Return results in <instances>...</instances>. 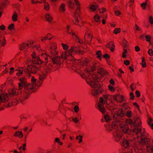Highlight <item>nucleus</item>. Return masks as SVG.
Wrapping results in <instances>:
<instances>
[{
    "instance_id": "1",
    "label": "nucleus",
    "mask_w": 153,
    "mask_h": 153,
    "mask_svg": "<svg viewBox=\"0 0 153 153\" xmlns=\"http://www.w3.org/2000/svg\"><path fill=\"white\" fill-rule=\"evenodd\" d=\"M124 115L115 114L112 117L108 114L104 115L105 121L109 123L105 124V127L109 131H112L114 139L125 148L123 153H153V147L149 139L144 134V129L142 128L139 118L133 116L128 121L132 131L137 136L135 138L129 135L128 127L121 118Z\"/></svg>"
},
{
    "instance_id": "2",
    "label": "nucleus",
    "mask_w": 153,
    "mask_h": 153,
    "mask_svg": "<svg viewBox=\"0 0 153 153\" xmlns=\"http://www.w3.org/2000/svg\"><path fill=\"white\" fill-rule=\"evenodd\" d=\"M32 57L31 62L33 64L17 70L18 72L16 74L17 76H20L25 73L29 78L31 77L32 84H28L23 79H20L21 82L19 83L18 87L9 91V94L12 96L10 99H8L7 94L1 93V105H4L1 104V102L6 103L4 105L7 107H10L18 104V98L21 102L27 98L30 93L36 91V86L42 84L48 71L53 68L50 63L43 62L34 55H33Z\"/></svg>"
},
{
    "instance_id": "3",
    "label": "nucleus",
    "mask_w": 153,
    "mask_h": 153,
    "mask_svg": "<svg viewBox=\"0 0 153 153\" xmlns=\"http://www.w3.org/2000/svg\"><path fill=\"white\" fill-rule=\"evenodd\" d=\"M51 56H48L46 54V53L44 52V53H42V56L44 57L45 60L47 62L48 61L51 60L54 64V67L56 65L57 68H59L62 62L60 57L57 56V53L55 50H51Z\"/></svg>"
},
{
    "instance_id": "4",
    "label": "nucleus",
    "mask_w": 153,
    "mask_h": 153,
    "mask_svg": "<svg viewBox=\"0 0 153 153\" xmlns=\"http://www.w3.org/2000/svg\"><path fill=\"white\" fill-rule=\"evenodd\" d=\"M103 97L105 100L102 97L100 98V102L101 104L98 103L97 109L102 113L103 114L105 112V109L103 105L106 103V107L108 109L111 110L115 109V108L114 107V105L112 102L110 103H108L107 102V100H110L111 97L107 95H104Z\"/></svg>"
},
{
    "instance_id": "5",
    "label": "nucleus",
    "mask_w": 153,
    "mask_h": 153,
    "mask_svg": "<svg viewBox=\"0 0 153 153\" xmlns=\"http://www.w3.org/2000/svg\"><path fill=\"white\" fill-rule=\"evenodd\" d=\"M63 49L66 51L62 55V57L64 59H68L69 56H72V52H73L75 53L82 54V51L80 50L78 48L76 47L71 46V48L68 50H67L68 48V46L63 43L62 44Z\"/></svg>"
},
{
    "instance_id": "6",
    "label": "nucleus",
    "mask_w": 153,
    "mask_h": 153,
    "mask_svg": "<svg viewBox=\"0 0 153 153\" xmlns=\"http://www.w3.org/2000/svg\"><path fill=\"white\" fill-rule=\"evenodd\" d=\"M89 81H86L87 83L92 87L97 88L94 91V95H97L98 94V90L100 88V85L98 82V77L97 76L94 74H91L88 77Z\"/></svg>"
},
{
    "instance_id": "7",
    "label": "nucleus",
    "mask_w": 153,
    "mask_h": 153,
    "mask_svg": "<svg viewBox=\"0 0 153 153\" xmlns=\"http://www.w3.org/2000/svg\"><path fill=\"white\" fill-rule=\"evenodd\" d=\"M91 69L92 71L97 70L99 74L102 76L107 73L105 70L100 66L99 64L96 63H92L91 65Z\"/></svg>"
},
{
    "instance_id": "8",
    "label": "nucleus",
    "mask_w": 153,
    "mask_h": 153,
    "mask_svg": "<svg viewBox=\"0 0 153 153\" xmlns=\"http://www.w3.org/2000/svg\"><path fill=\"white\" fill-rule=\"evenodd\" d=\"M76 5H77V7L76 9V10L74 12V16L75 18L78 19V17L79 16V13L80 12V8L79 7L80 3L78 1V0H74Z\"/></svg>"
},
{
    "instance_id": "9",
    "label": "nucleus",
    "mask_w": 153,
    "mask_h": 153,
    "mask_svg": "<svg viewBox=\"0 0 153 153\" xmlns=\"http://www.w3.org/2000/svg\"><path fill=\"white\" fill-rule=\"evenodd\" d=\"M70 26L68 25H67L66 29L67 30V32L69 34H71L74 37H73L74 38H75V39L76 40H78V42L80 43H81V42L79 40V39L78 37L75 34L72 32V30H71V32L69 31V28Z\"/></svg>"
},
{
    "instance_id": "10",
    "label": "nucleus",
    "mask_w": 153,
    "mask_h": 153,
    "mask_svg": "<svg viewBox=\"0 0 153 153\" xmlns=\"http://www.w3.org/2000/svg\"><path fill=\"white\" fill-rule=\"evenodd\" d=\"M113 98L114 100L118 102H122L123 100V97L120 94L114 95L113 96Z\"/></svg>"
},
{
    "instance_id": "11",
    "label": "nucleus",
    "mask_w": 153,
    "mask_h": 153,
    "mask_svg": "<svg viewBox=\"0 0 153 153\" xmlns=\"http://www.w3.org/2000/svg\"><path fill=\"white\" fill-rule=\"evenodd\" d=\"M8 3V0H1V16L2 13L1 10V7H4Z\"/></svg>"
},
{
    "instance_id": "12",
    "label": "nucleus",
    "mask_w": 153,
    "mask_h": 153,
    "mask_svg": "<svg viewBox=\"0 0 153 153\" xmlns=\"http://www.w3.org/2000/svg\"><path fill=\"white\" fill-rule=\"evenodd\" d=\"M114 44L112 42H109L108 45H106V47L109 48L111 51H114Z\"/></svg>"
},
{
    "instance_id": "13",
    "label": "nucleus",
    "mask_w": 153,
    "mask_h": 153,
    "mask_svg": "<svg viewBox=\"0 0 153 153\" xmlns=\"http://www.w3.org/2000/svg\"><path fill=\"white\" fill-rule=\"evenodd\" d=\"M107 16L105 15H101L100 16H99L97 14H96L94 16V19H100L101 18H103V19H105V18H106Z\"/></svg>"
},
{
    "instance_id": "14",
    "label": "nucleus",
    "mask_w": 153,
    "mask_h": 153,
    "mask_svg": "<svg viewBox=\"0 0 153 153\" xmlns=\"http://www.w3.org/2000/svg\"><path fill=\"white\" fill-rule=\"evenodd\" d=\"M72 22L75 24H78L80 26L82 25V22L81 20H80V21H79V20H73Z\"/></svg>"
},
{
    "instance_id": "15",
    "label": "nucleus",
    "mask_w": 153,
    "mask_h": 153,
    "mask_svg": "<svg viewBox=\"0 0 153 153\" xmlns=\"http://www.w3.org/2000/svg\"><path fill=\"white\" fill-rule=\"evenodd\" d=\"M42 1H43V2L44 3V7L45 9L46 10H48L49 9V4L47 2H46L45 0H41Z\"/></svg>"
},
{
    "instance_id": "16",
    "label": "nucleus",
    "mask_w": 153,
    "mask_h": 153,
    "mask_svg": "<svg viewBox=\"0 0 153 153\" xmlns=\"http://www.w3.org/2000/svg\"><path fill=\"white\" fill-rule=\"evenodd\" d=\"M6 43V40L4 37H3L2 39H1V47H4Z\"/></svg>"
},
{
    "instance_id": "17",
    "label": "nucleus",
    "mask_w": 153,
    "mask_h": 153,
    "mask_svg": "<svg viewBox=\"0 0 153 153\" xmlns=\"http://www.w3.org/2000/svg\"><path fill=\"white\" fill-rule=\"evenodd\" d=\"M152 119L151 118H149L148 121V124L151 127L152 129H153V123L152 122Z\"/></svg>"
},
{
    "instance_id": "18",
    "label": "nucleus",
    "mask_w": 153,
    "mask_h": 153,
    "mask_svg": "<svg viewBox=\"0 0 153 153\" xmlns=\"http://www.w3.org/2000/svg\"><path fill=\"white\" fill-rule=\"evenodd\" d=\"M126 115L127 117L130 118L131 116H133L132 112L131 111H127L126 113Z\"/></svg>"
},
{
    "instance_id": "19",
    "label": "nucleus",
    "mask_w": 153,
    "mask_h": 153,
    "mask_svg": "<svg viewBox=\"0 0 153 153\" xmlns=\"http://www.w3.org/2000/svg\"><path fill=\"white\" fill-rule=\"evenodd\" d=\"M65 5L64 4H62L59 8V10L61 12H64L65 10Z\"/></svg>"
},
{
    "instance_id": "20",
    "label": "nucleus",
    "mask_w": 153,
    "mask_h": 153,
    "mask_svg": "<svg viewBox=\"0 0 153 153\" xmlns=\"http://www.w3.org/2000/svg\"><path fill=\"white\" fill-rule=\"evenodd\" d=\"M29 47V44H23L20 47L21 50H23L25 49H26Z\"/></svg>"
},
{
    "instance_id": "21",
    "label": "nucleus",
    "mask_w": 153,
    "mask_h": 153,
    "mask_svg": "<svg viewBox=\"0 0 153 153\" xmlns=\"http://www.w3.org/2000/svg\"><path fill=\"white\" fill-rule=\"evenodd\" d=\"M96 54L97 56V57L100 59H101V51L99 50L98 51L96 52Z\"/></svg>"
},
{
    "instance_id": "22",
    "label": "nucleus",
    "mask_w": 153,
    "mask_h": 153,
    "mask_svg": "<svg viewBox=\"0 0 153 153\" xmlns=\"http://www.w3.org/2000/svg\"><path fill=\"white\" fill-rule=\"evenodd\" d=\"M71 62L73 64V65L75 66V65L78 64L79 62V61L78 60H75V59H73L71 61Z\"/></svg>"
},
{
    "instance_id": "23",
    "label": "nucleus",
    "mask_w": 153,
    "mask_h": 153,
    "mask_svg": "<svg viewBox=\"0 0 153 153\" xmlns=\"http://www.w3.org/2000/svg\"><path fill=\"white\" fill-rule=\"evenodd\" d=\"M14 28V24L13 23L10 24L8 27V29L10 30H13Z\"/></svg>"
},
{
    "instance_id": "24",
    "label": "nucleus",
    "mask_w": 153,
    "mask_h": 153,
    "mask_svg": "<svg viewBox=\"0 0 153 153\" xmlns=\"http://www.w3.org/2000/svg\"><path fill=\"white\" fill-rule=\"evenodd\" d=\"M120 28H116L114 31V33L115 34H117L120 33Z\"/></svg>"
},
{
    "instance_id": "25",
    "label": "nucleus",
    "mask_w": 153,
    "mask_h": 153,
    "mask_svg": "<svg viewBox=\"0 0 153 153\" xmlns=\"http://www.w3.org/2000/svg\"><path fill=\"white\" fill-rule=\"evenodd\" d=\"M142 65L143 67H145L146 66V64L145 62V59L143 58H142Z\"/></svg>"
},
{
    "instance_id": "26",
    "label": "nucleus",
    "mask_w": 153,
    "mask_h": 153,
    "mask_svg": "<svg viewBox=\"0 0 153 153\" xmlns=\"http://www.w3.org/2000/svg\"><path fill=\"white\" fill-rule=\"evenodd\" d=\"M97 8V6H95L93 5H91L90 7L91 9L93 11L95 10Z\"/></svg>"
},
{
    "instance_id": "27",
    "label": "nucleus",
    "mask_w": 153,
    "mask_h": 153,
    "mask_svg": "<svg viewBox=\"0 0 153 153\" xmlns=\"http://www.w3.org/2000/svg\"><path fill=\"white\" fill-rule=\"evenodd\" d=\"M147 5V4L146 2H145L143 3H142L141 4V7L143 8V9H146V7Z\"/></svg>"
},
{
    "instance_id": "28",
    "label": "nucleus",
    "mask_w": 153,
    "mask_h": 153,
    "mask_svg": "<svg viewBox=\"0 0 153 153\" xmlns=\"http://www.w3.org/2000/svg\"><path fill=\"white\" fill-rule=\"evenodd\" d=\"M109 90L112 92H114V89L113 86L110 85H109L108 86Z\"/></svg>"
},
{
    "instance_id": "29",
    "label": "nucleus",
    "mask_w": 153,
    "mask_h": 153,
    "mask_svg": "<svg viewBox=\"0 0 153 153\" xmlns=\"http://www.w3.org/2000/svg\"><path fill=\"white\" fill-rule=\"evenodd\" d=\"M74 111L75 112H77L79 110V107L77 105H76L74 106Z\"/></svg>"
},
{
    "instance_id": "30",
    "label": "nucleus",
    "mask_w": 153,
    "mask_h": 153,
    "mask_svg": "<svg viewBox=\"0 0 153 153\" xmlns=\"http://www.w3.org/2000/svg\"><path fill=\"white\" fill-rule=\"evenodd\" d=\"M146 40L147 41L149 42H150V44L151 45V43L150 42V37L149 35H146Z\"/></svg>"
},
{
    "instance_id": "31",
    "label": "nucleus",
    "mask_w": 153,
    "mask_h": 153,
    "mask_svg": "<svg viewBox=\"0 0 153 153\" xmlns=\"http://www.w3.org/2000/svg\"><path fill=\"white\" fill-rule=\"evenodd\" d=\"M18 17L17 14L16 13H15L12 16V19H17Z\"/></svg>"
},
{
    "instance_id": "32",
    "label": "nucleus",
    "mask_w": 153,
    "mask_h": 153,
    "mask_svg": "<svg viewBox=\"0 0 153 153\" xmlns=\"http://www.w3.org/2000/svg\"><path fill=\"white\" fill-rule=\"evenodd\" d=\"M45 18H46V19H52L53 18L52 16L49 14L46 15L45 16Z\"/></svg>"
},
{
    "instance_id": "33",
    "label": "nucleus",
    "mask_w": 153,
    "mask_h": 153,
    "mask_svg": "<svg viewBox=\"0 0 153 153\" xmlns=\"http://www.w3.org/2000/svg\"><path fill=\"white\" fill-rule=\"evenodd\" d=\"M148 53L151 56L153 55V51L151 49H149L148 51Z\"/></svg>"
},
{
    "instance_id": "34",
    "label": "nucleus",
    "mask_w": 153,
    "mask_h": 153,
    "mask_svg": "<svg viewBox=\"0 0 153 153\" xmlns=\"http://www.w3.org/2000/svg\"><path fill=\"white\" fill-rule=\"evenodd\" d=\"M18 137L20 138H21L23 137V135L22 134V133L21 131H18Z\"/></svg>"
},
{
    "instance_id": "35",
    "label": "nucleus",
    "mask_w": 153,
    "mask_h": 153,
    "mask_svg": "<svg viewBox=\"0 0 153 153\" xmlns=\"http://www.w3.org/2000/svg\"><path fill=\"white\" fill-rule=\"evenodd\" d=\"M115 14L116 16H119L121 14L120 12L118 10H116L115 11Z\"/></svg>"
},
{
    "instance_id": "36",
    "label": "nucleus",
    "mask_w": 153,
    "mask_h": 153,
    "mask_svg": "<svg viewBox=\"0 0 153 153\" xmlns=\"http://www.w3.org/2000/svg\"><path fill=\"white\" fill-rule=\"evenodd\" d=\"M130 95L131 97V99L132 100H134V95L133 93L132 92H131L130 94Z\"/></svg>"
},
{
    "instance_id": "37",
    "label": "nucleus",
    "mask_w": 153,
    "mask_h": 153,
    "mask_svg": "<svg viewBox=\"0 0 153 153\" xmlns=\"http://www.w3.org/2000/svg\"><path fill=\"white\" fill-rule=\"evenodd\" d=\"M72 120L75 123H77L79 121V120H78L77 118L76 117H75L74 118H73Z\"/></svg>"
},
{
    "instance_id": "38",
    "label": "nucleus",
    "mask_w": 153,
    "mask_h": 153,
    "mask_svg": "<svg viewBox=\"0 0 153 153\" xmlns=\"http://www.w3.org/2000/svg\"><path fill=\"white\" fill-rule=\"evenodd\" d=\"M135 94L137 97H139L140 96V92L138 91H136Z\"/></svg>"
},
{
    "instance_id": "39",
    "label": "nucleus",
    "mask_w": 153,
    "mask_h": 153,
    "mask_svg": "<svg viewBox=\"0 0 153 153\" xmlns=\"http://www.w3.org/2000/svg\"><path fill=\"white\" fill-rule=\"evenodd\" d=\"M123 106L127 110L128 108H129V107L127 106L126 103L123 104Z\"/></svg>"
},
{
    "instance_id": "40",
    "label": "nucleus",
    "mask_w": 153,
    "mask_h": 153,
    "mask_svg": "<svg viewBox=\"0 0 153 153\" xmlns=\"http://www.w3.org/2000/svg\"><path fill=\"white\" fill-rule=\"evenodd\" d=\"M124 64L126 65H128L130 64V62L129 60H125Z\"/></svg>"
},
{
    "instance_id": "41",
    "label": "nucleus",
    "mask_w": 153,
    "mask_h": 153,
    "mask_svg": "<svg viewBox=\"0 0 153 153\" xmlns=\"http://www.w3.org/2000/svg\"><path fill=\"white\" fill-rule=\"evenodd\" d=\"M105 10L104 8H102V9H100L99 10V12L100 13H103L105 11Z\"/></svg>"
},
{
    "instance_id": "42",
    "label": "nucleus",
    "mask_w": 153,
    "mask_h": 153,
    "mask_svg": "<svg viewBox=\"0 0 153 153\" xmlns=\"http://www.w3.org/2000/svg\"><path fill=\"white\" fill-rule=\"evenodd\" d=\"M110 82L112 85H114V82L113 79H111L110 81Z\"/></svg>"
},
{
    "instance_id": "43",
    "label": "nucleus",
    "mask_w": 153,
    "mask_h": 153,
    "mask_svg": "<svg viewBox=\"0 0 153 153\" xmlns=\"http://www.w3.org/2000/svg\"><path fill=\"white\" fill-rule=\"evenodd\" d=\"M5 28V26L3 25H1V30H4Z\"/></svg>"
},
{
    "instance_id": "44",
    "label": "nucleus",
    "mask_w": 153,
    "mask_h": 153,
    "mask_svg": "<svg viewBox=\"0 0 153 153\" xmlns=\"http://www.w3.org/2000/svg\"><path fill=\"white\" fill-rule=\"evenodd\" d=\"M104 57L106 58H109L110 56H109L107 54H105L103 56Z\"/></svg>"
},
{
    "instance_id": "45",
    "label": "nucleus",
    "mask_w": 153,
    "mask_h": 153,
    "mask_svg": "<svg viewBox=\"0 0 153 153\" xmlns=\"http://www.w3.org/2000/svg\"><path fill=\"white\" fill-rule=\"evenodd\" d=\"M135 51L137 52L138 51L140 50L139 48L137 46H136L135 47Z\"/></svg>"
},
{
    "instance_id": "46",
    "label": "nucleus",
    "mask_w": 153,
    "mask_h": 153,
    "mask_svg": "<svg viewBox=\"0 0 153 153\" xmlns=\"http://www.w3.org/2000/svg\"><path fill=\"white\" fill-rule=\"evenodd\" d=\"M47 39H48V37L46 36L44 37L42 39H41V40L42 42H43L44 40H46Z\"/></svg>"
},
{
    "instance_id": "47",
    "label": "nucleus",
    "mask_w": 153,
    "mask_h": 153,
    "mask_svg": "<svg viewBox=\"0 0 153 153\" xmlns=\"http://www.w3.org/2000/svg\"><path fill=\"white\" fill-rule=\"evenodd\" d=\"M140 38L142 40H143L144 39V36L143 35H142L141 36H140Z\"/></svg>"
},
{
    "instance_id": "48",
    "label": "nucleus",
    "mask_w": 153,
    "mask_h": 153,
    "mask_svg": "<svg viewBox=\"0 0 153 153\" xmlns=\"http://www.w3.org/2000/svg\"><path fill=\"white\" fill-rule=\"evenodd\" d=\"M135 27H136V29L137 30H140V29H139V27L137 25H135Z\"/></svg>"
},
{
    "instance_id": "49",
    "label": "nucleus",
    "mask_w": 153,
    "mask_h": 153,
    "mask_svg": "<svg viewBox=\"0 0 153 153\" xmlns=\"http://www.w3.org/2000/svg\"><path fill=\"white\" fill-rule=\"evenodd\" d=\"M129 68L130 70H131V72H132L134 71V69L131 66H129Z\"/></svg>"
},
{
    "instance_id": "50",
    "label": "nucleus",
    "mask_w": 153,
    "mask_h": 153,
    "mask_svg": "<svg viewBox=\"0 0 153 153\" xmlns=\"http://www.w3.org/2000/svg\"><path fill=\"white\" fill-rule=\"evenodd\" d=\"M59 139L58 138H56L55 139V141L57 143H59Z\"/></svg>"
},
{
    "instance_id": "51",
    "label": "nucleus",
    "mask_w": 153,
    "mask_h": 153,
    "mask_svg": "<svg viewBox=\"0 0 153 153\" xmlns=\"http://www.w3.org/2000/svg\"><path fill=\"white\" fill-rule=\"evenodd\" d=\"M18 131H16L14 134V136H18Z\"/></svg>"
},
{
    "instance_id": "52",
    "label": "nucleus",
    "mask_w": 153,
    "mask_h": 153,
    "mask_svg": "<svg viewBox=\"0 0 153 153\" xmlns=\"http://www.w3.org/2000/svg\"><path fill=\"white\" fill-rule=\"evenodd\" d=\"M149 22L151 24H153V20H149Z\"/></svg>"
},
{
    "instance_id": "53",
    "label": "nucleus",
    "mask_w": 153,
    "mask_h": 153,
    "mask_svg": "<svg viewBox=\"0 0 153 153\" xmlns=\"http://www.w3.org/2000/svg\"><path fill=\"white\" fill-rule=\"evenodd\" d=\"M27 129L28 128L27 127H26L24 129V131L25 132H26Z\"/></svg>"
},
{
    "instance_id": "54",
    "label": "nucleus",
    "mask_w": 153,
    "mask_h": 153,
    "mask_svg": "<svg viewBox=\"0 0 153 153\" xmlns=\"http://www.w3.org/2000/svg\"><path fill=\"white\" fill-rule=\"evenodd\" d=\"M122 57L124 58H126V55L125 54H123V53Z\"/></svg>"
},
{
    "instance_id": "55",
    "label": "nucleus",
    "mask_w": 153,
    "mask_h": 153,
    "mask_svg": "<svg viewBox=\"0 0 153 153\" xmlns=\"http://www.w3.org/2000/svg\"><path fill=\"white\" fill-rule=\"evenodd\" d=\"M124 52H123V54H125L126 53H127V51L126 49H124Z\"/></svg>"
},
{
    "instance_id": "56",
    "label": "nucleus",
    "mask_w": 153,
    "mask_h": 153,
    "mask_svg": "<svg viewBox=\"0 0 153 153\" xmlns=\"http://www.w3.org/2000/svg\"><path fill=\"white\" fill-rule=\"evenodd\" d=\"M14 70V68L13 67H11L10 69V71H13Z\"/></svg>"
},
{
    "instance_id": "57",
    "label": "nucleus",
    "mask_w": 153,
    "mask_h": 153,
    "mask_svg": "<svg viewBox=\"0 0 153 153\" xmlns=\"http://www.w3.org/2000/svg\"><path fill=\"white\" fill-rule=\"evenodd\" d=\"M134 105L137 106V108L138 107V105H137V103L136 102H135L134 103Z\"/></svg>"
},
{
    "instance_id": "58",
    "label": "nucleus",
    "mask_w": 153,
    "mask_h": 153,
    "mask_svg": "<svg viewBox=\"0 0 153 153\" xmlns=\"http://www.w3.org/2000/svg\"><path fill=\"white\" fill-rule=\"evenodd\" d=\"M130 87L131 88V90L132 91H133L134 90V88H133L132 86V85H131L130 86Z\"/></svg>"
},
{
    "instance_id": "59",
    "label": "nucleus",
    "mask_w": 153,
    "mask_h": 153,
    "mask_svg": "<svg viewBox=\"0 0 153 153\" xmlns=\"http://www.w3.org/2000/svg\"><path fill=\"white\" fill-rule=\"evenodd\" d=\"M126 41V40H125V41L123 42V43H124H124L125 44H124V46H125V47H127V45L126 44H125V42Z\"/></svg>"
},
{
    "instance_id": "60",
    "label": "nucleus",
    "mask_w": 153,
    "mask_h": 153,
    "mask_svg": "<svg viewBox=\"0 0 153 153\" xmlns=\"http://www.w3.org/2000/svg\"><path fill=\"white\" fill-rule=\"evenodd\" d=\"M102 23L103 24H105V20H102Z\"/></svg>"
},
{
    "instance_id": "61",
    "label": "nucleus",
    "mask_w": 153,
    "mask_h": 153,
    "mask_svg": "<svg viewBox=\"0 0 153 153\" xmlns=\"http://www.w3.org/2000/svg\"><path fill=\"white\" fill-rule=\"evenodd\" d=\"M82 139H80L79 140V143H80L82 141Z\"/></svg>"
},
{
    "instance_id": "62",
    "label": "nucleus",
    "mask_w": 153,
    "mask_h": 153,
    "mask_svg": "<svg viewBox=\"0 0 153 153\" xmlns=\"http://www.w3.org/2000/svg\"><path fill=\"white\" fill-rule=\"evenodd\" d=\"M71 143H70V144H68L67 146V147H68V148L70 147L71 146Z\"/></svg>"
},
{
    "instance_id": "63",
    "label": "nucleus",
    "mask_w": 153,
    "mask_h": 153,
    "mask_svg": "<svg viewBox=\"0 0 153 153\" xmlns=\"http://www.w3.org/2000/svg\"><path fill=\"white\" fill-rule=\"evenodd\" d=\"M149 19H153V18L152 17V16H149Z\"/></svg>"
},
{
    "instance_id": "64",
    "label": "nucleus",
    "mask_w": 153,
    "mask_h": 153,
    "mask_svg": "<svg viewBox=\"0 0 153 153\" xmlns=\"http://www.w3.org/2000/svg\"><path fill=\"white\" fill-rule=\"evenodd\" d=\"M14 153H18V152L16 150H15L14 151Z\"/></svg>"
}]
</instances>
